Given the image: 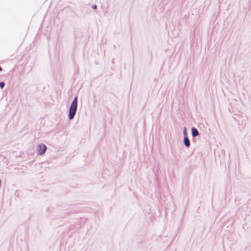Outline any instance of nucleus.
<instances>
[{"instance_id": "1", "label": "nucleus", "mask_w": 251, "mask_h": 251, "mask_svg": "<svg viewBox=\"0 0 251 251\" xmlns=\"http://www.w3.org/2000/svg\"><path fill=\"white\" fill-rule=\"evenodd\" d=\"M77 101L78 98L76 96L74 98L69 109L68 119L69 120L74 119L76 114L77 108Z\"/></svg>"}, {"instance_id": "6", "label": "nucleus", "mask_w": 251, "mask_h": 251, "mask_svg": "<svg viewBox=\"0 0 251 251\" xmlns=\"http://www.w3.org/2000/svg\"><path fill=\"white\" fill-rule=\"evenodd\" d=\"M5 85V83L4 81H0V88L1 89H2Z\"/></svg>"}, {"instance_id": "7", "label": "nucleus", "mask_w": 251, "mask_h": 251, "mask_svg": "<svg viewBox=\"0 0 251 251\" xmlns=\"http://www.w3.org/2000/svg\"><path fill=\"white\" fill-rule=\"evenodd\" d=\"M92 8L93 9H94V10H96L97 9V5L96 4H93L92 6Z\"/></svg>"}, {"instance_id": "3", "label": "nucleus", "mask_w": 251, "mask_h": 251, "mask_svg": "<svg viewBox=\"0 0 251 251\" xmlns=\"http://www.w3.org/2000/svg\"><path fill=\"white\" fill-rule=\"evenodd\" d=\"M191 134L193 138V141L195 142V138L199 136V132L198 130L195 127H192L191 128Z\"/></svg>"}, {"instance_id": "8", "label": "nucleus", "mask_w": 251, "mask_h": 251, "mask_svg": "<svg viewBox=\"0 0 251 251\" xmlns=\"http://www.w3.org/2000/svg\"><path fill=\"white\" fill-rule=\"evenodd\" d=\"M2 71V68H1V67L0 66V72H1Z\"/></svg>"}, {"instance_id": "4", "label": "nucleus", "mask_w": 251, "mask_h": 251, "mask_svg": "<svg viewBox=\"0 0 251 251\" xmlns=\"http://www.w3.org/2000/svg\"><path fill=\"white\" fill-rule=\"evenodd\" d=\"M183 143L186 148L190 146V141L188 137H183Z\"/></svg>"}, {"instance_id": "5", "label": "nucleus", "mask_w": 251, "mask_h": 251, "mask_svg": "<svg viewBox=\"0 0 251 251\" xmlns=\"http://www.w3.org/2000/svg\"><path fill=\"white\" fill-rule=\"evenodd\" d=\"M183 137H188L187 132V128L184 126L183 129Z\"/></svg>"}, {"instance_id": "2", "label": "nucleus", "mask_w": 251, "mask_h": 251, "mask_svg": "<svg viewBox=\"0 0 251 251\" xmlns=\"http://www.w3.org/2000/svg\"><path fill=\"white\" fill-rule=\"evenodd\" d=\"M37 154L42 155L46 152L47 147L45 144H40L37 146Z\"/></svg>"}]
</instances>
